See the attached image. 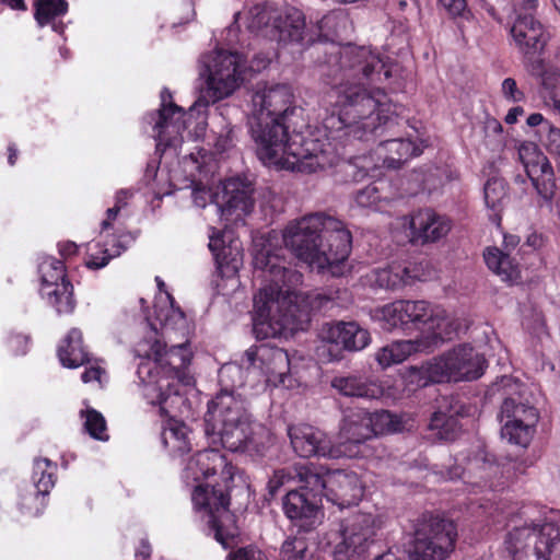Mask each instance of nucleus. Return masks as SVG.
Masks as SVG:
<instances>
[{
	"instance_id": "nucleus-55",
	"label": "nucleus",
	"mask_w": 560,
	"mask_h": 560,
	"mask_svg": "<svg viewBox=\"0 0 560 560\" xmlns=\"http://www.w3.org/2000/svg\"><path fill=\"white\" fill-rule=\"evenodd\" d=\"M164 177V170L155 166L154 163L148 164L145 170V178L148 180H162Z\"/></svg>"
},
{
	"instance_id": "nucleus-8",
	"label": "nucleus",
	"mask_w": 560,
	"mask_h": 560,
	"mask_svg": "<svg viewBox=\"0 0 560 560\" xmlns=\"http://www.w3.org/2000/svg\"><path fill=\"white\" fill-rule=\"evenodd\" d=\"M372 319L388 331L401 328L420 334L457 335L462 330L455 314L423 300H398L378 306L373 310Z\"/></svg>"
},
{
	"instance_id": "nucleus-9",
	"label": "nucleus",
	"mask_w": 560,
	"mask_h": 560,
	"mask_svg": "<svg viewBox=\"0 0 560 560\" xmlns=\"http://www.w3.org/2000/svg\"><path fill=\"white\" fill-rule=\"evenodd\" d=\"M491 390L503 397L499 415L501 436L511 444L527 447L539 420L538 410L530 400L532 392L526 384L512 376L501 377Z\"/></svg>"
},
{
	"instance_id": "nucleus-7",
	"label": "nucleus",
	"mask_w": 560,
	"mask_h": 560,
	"mask_svg": "<svg viewBox=\"0 0 560 560\" xmlns=\"http://www.w3.org/2000/svg\"><path fill=\"white\" fill-rule=\"evenodd\" d=\"M205 427L209 442L230 452L260 455L270 441L268 430L252 420L243 400L228 392L208 404Z\"/></svg>"
},
{
	"instance_id": "nucleus-16",
	"label": "nucleus",
	"mask_w": 560,
	"mask_h": 560,
	"mask_svg": "<svg viewBox=\"0 0 560 560\" xmlns=\"http://www.w3.org/2000/svg\"><path fill=\"white\" fill-rule=\"evenodd\" d=\"M383 524L382 516L371 513H358L345 520L334 542L335 560H359Z\"/></svg>"
},
{
	"instance_id": "nucleus-59",
	"label": "nucleus",
	"mask_w": 560,
	"mask_h": 560,
	"mask_svg": "<svg viewBox=\"0 0 560 560\" xmlns=\"http://www.w3.org/2000/svg\"><path fill=\"white\" fill-rule=\"evenodd\" d=\"M10 8L12 10H25V3L23 0H0V8Z\"/></svg>"
},
{
	"instance_id": "nucleus-25",
	"label": "nucleus",
	"mask_w": 560,
	"mask_h": 560,
	"mask_svg": "<svg viewBox=\"0 0 560 560\" xmlns=\"http://www.w3.org/2000/svg\"><path fill=\"white\" fill-rule=\"evenodd\" d=\"M453 335L420 334L413 340H399L382 347L375 353V360L382 369L399 364L412 353L432 351Z\"/></svg>"
},
{
	"instance_id": "nucleus-29",
	"label": "nucleus",
	"mask_w": 560,
	"mask_h": 560,
	"mask_svg": "<svg viewBox=\"0 0 560 560\" xmlns=\"http://www.w3.org/2000/svg\"><path fill=\"white\" fill-rule=\"evenodd\" d=\"M318 337L323 342L340 346L347 351H361L371 342L370 332L354 322L327 323Z\"/></svg>"
},
{
	"instance_id": "nucleus-23",
	"label": "nucleus",
	"mask_w": 560,
	"mask_h": 560,
	"mask_svg": "<svg viewBox=\"0 0 560 560\" xmlns=\"http://www.w3.org/2000/svg\"><path fill=\"white\" fill-rule=\"evenodd\" d=\"M331 386L347 397L396 400L401 396L400 387L390 378L377 381L358 375L337 376L331 381Z\"/></svg>"
},
{
	"instance_id": "nucleus-60",
	"label": "nucleus",
	"mask_w": 560,
	"mask_h": 560,
	"mask_svg": "<svg viewBox=\"0 0 560 560\" xmlns=\"http://www.w3.org/2000/svg\"><path fill=\"white\" fill-rule=\"evenodd\" d=\"M151 555V547L147 540H141L140 546L136 550V557L142 559L149 558Z\"/></svg>"
},
{
	"instance_id": "nucleus-52",
	"label": "nucleus",
	"mask_w": 560,
	"mask_h": 560,
	"mask_svg": "<svg viewBox=\"0 0 560 560\" xmlns=\"http://www.w3.org/2000/svg\"><path fill=\"white\" fill-rule=\"evenodd\" d=\"M28 337L22 334L12 335L9 338V347L15 354H25L28 348Z\"/></svg>"
},
{
	"instance_id": "nucleus-14",
	"label": "nucleus",
	"mask_w": 560,
	"mask_h": 560,
	"mask_svg": "<svg viewBox=\"0 0 560 560\" xmlns=\"http://www.w3.org/2000/svg\"><path fill=\"white\" fill-rule=\"evenodd\" d=\"M504 547L512 560H560V528L551 523L514 525Z\"/></svg>"
},
{
	"instance_id": "nucleus-48",
	"label": "nucleus",
	"mask_w": 560,
	"mask_h": 560,
	"mask_svg": "<svg viewBox=\"0 0 560 560\" xmlns=\"http://www.w3.org/2000/svg\"><path fill=\"white\" fill-rule=\"evenodd\" d=\"M438 2L452 16H464L467 12L466 0H438Z\"/></svg>"
},
{
	"instance_id": "nucleus-53",
	"label": "nucleus",
	"mask_w": 560,
	"mask_h": 560,
	"mask_svg": "<svg viewBox=\"0 0 560 560\" xmlns=\"http://www.w3.org/2000/svg\"><path fill=\"white\" fill-rule=\"evenodd\" d=\"M474 468H480L487 472V475L498 471V467L493 464L486 463L482 456H476L474 459H469V470Z\"/></svg>"
},
{
	"instance_id": "nucleus-42",
	"label": "nucleus",
	"mask_w": 560,
	"mask_h": 560,
	"mask_svg": "<svg viewBox=\"0 0 560 560\" xmlns=\"http://www.w3.org/2000/svg\"><path fill=\"white\" fill-rule=\"evenodd\" d=\"M348 19L342 11H331L324 15L318 22L317 27L325 37L337 35L341 27L347 25Z\"/></svg>"
},
{
	"instance_id": "nucleus-3",
	"label": "nucleus",
	"mask_w": 560,
	"mask_h": 560,
	"mask_svg": "<svg viewBox=\"0 0 560 560\" xmlns=\"http://www.w3.org/2000/svg\"><path fill=\"white\" fill-rule=\"evenodd\" d=\"M159 294L154 302L153 316L144 313L152 337L137 343L135 352L141 358L137 374L142 385L147 402L159 408L162 423V443L172 457H182L191 451V431L176 417L188 409L182 393L183 386L192 385V376L187 371L192 352L187 342L171 346L159 338L179 335L186 337L190 326L185 313L175 306L174 299L164 290L165 284L156 278Z\"/></svg>"
},
{
	"instance_id": "nucleus-24",
	"label": "nucleus",
	"mask_w": 560,
	"mask_h": 560,
	"mask_svg": "<svg viewBox=\"0 0 560 560\" xmlns=\"http://www.w3.org/2000/svg\"><path fill=\"white\" fill-rule=\"evenodd\" d=\"M209 235V249L211 250L218 271L222 277L234 278L243 266V246L242 242L234 233L224 229Z\"/></svg>"
},
{
	"instance_id": "nucleus-32",
	"label": "nucleus",
	"mask_w": 560,
	"mask_h": 560,
	"mask_svg": "<svg viewBox=\"0 0 560 560\" xmlns=\"http://www.w3.org/2000/svg\"><path fill=\"white\" fill-rule=\"evenodd\" d=\"M483 200L492 222L500 224L501 213L508 201V187L503 178L492 176L483 186Z\"/></svg>"
},
{
	"instance_id": "nucleus-51",
	"label": "nucleus",
	"mask_w": 560,
	"mask_h": 560,
	"mask_svg": "<svg viewBox=\"0 0 560 560\" xmlns=\"http://www.w3.org/2000/svg\"><path fill=\"white\" fill-rule=\"evenodd\" d=\"M546 145L548 150L558 156H560V129L549 126Z\"/></svg>"
},
{
	"instance_id": "nucleus-43",
	"label": "nucleus",
	"mask_w": 560,
	"mask_h": 560,
	"mask_svg": "<svg viewBox=\"0 0 560 560\" xmlns=\"http://www.w3.org/2000/svg\"><path fill=\"white\" fill-rule=\"evenodd\" d=\"M243 374L242 366L234 363L224 364L219 371V381L225 388L220 393L228 392L235 396L232 390H229V387L235 388L242 386L244 383Z\"/></svg>"
},
{
	"instance_id": "nucleus-63",
	"label": "nucleus",
	"mask_w": 560,
	"mask_h": 560,
	"mask_svg": "<svg viewBox=\"0 0 560 560\" xmlns=\"http://www.w3.org/2000/svg\"><path fill=\"white\" fill-rule=\"evenodd\" d=\"M8 150H9V158H8L9 164L14 165L16 158H18L16 149L14 147L10 145Z\"/></svg>"
},
{
	"instance_id": "nucleus-5",
	"label": "nucleus",
	"mask_w": 560,
	"mask_h": 560,
	"mask_svg": "<svg viewBox=\"0 0 560 560\" xmlns=\"http://www.w3.org/2000/svg\"><path fill=\"white\" fill-rule=\"evenodd\" d=\"M182 480L192 488L194 510L213 532L223 548H230L238 535L230 499L225 493L235 476V468L214 448L203 450L188 457L182 469Z\"/></svg>"
},
{
	"instance_id": "nucleus-22",
	"label": "nucleus",
	"mask_w": 560,
	"mask_h": 560,
	"mask_svg": "<svg viewBox=\"0 0 560 560\" xmlns=\"http://www.w3.org/2000/svg\"><path fill=\"white\" fill-rule=\"evenodd\" d=\"M421 153V149L409 139H389L381 142L373 156L354 159L353 164L361 168L362 176L370 175V172L377 167L399 168L409 159Z\"/></svg>"
},
{
	"instance_id": "nucleus-26",
	"label": "nucleus",
	"mask_w": 560,
	"mask_h": 560,
	"mask_svg": "<svg viewBox=\"0 0 560 560\" xmlns=\"http://www.w3.org/2000/svg\"><path fill=\"white\" fill-rule=\"evenodd\" d=\"M369 412L362 409L347 412L340 423L335 442L342 457H358L362 455L361 445L371 439Z\"/></svg>"
},
{
	"instance_id": "nucleus-6",
	"label": "nucleus",
	"mask_w": 560,
	"mask_h": 560,
	"mask_svg": "<svg viewBox=\"0 0 560 560\" xmlns=\"http://www.w3.org/2000/svg\"><path fill=\"white\" fill-rule=\"evenodd\" d=\"M218 162L214 156L203 149L191 152L179 163L177 170L168 174V184L176 189L191 188L195 206L205 208L208 203L215 205V211L221 220L237 223L250 213L254 201L253 189L238 178L219 180L217 191H213L214 174Z\"/></svg>"
},
{
	"instance_id": "nucleus-27",
	"label": "nucleus",
	"mask_w": 560,
	"mask_h": 560,
	"mask_svg": "<svg viewBox=\"0 0 560 560\" xmlns=\"http://www.w3.org/2000/svg\"><path fill=\"white\" fill-rule=\"evenodd\" d=\"M402 225L408 228L411 243H434L446 236L451 221L432 209H422L410 217L402 218Z\"/></svg>"
},
{
	"instance_id": "nucleus-4",
	"label": "nucleus",
	"mask_w": 560,
	"mask_h": 560,
	"mask_svg": "<svg viewBox=\"0 0 560 560\" xmlns=\"http://www.w3.org/2000/svg\"><path fill=\"white\" fill-rule=\"evenodd\" d=\"M244 72L245 60L242 55L218 49L200 59L199 73L207 86L187 112L173 102L168 89L161 91L160 108L148 114L144 122L151 127L162 160L177 155L185 131L187 138L192 140L203 137L210 104L232 95L245 80Z\"/></svg>"
},
{
	"instance_id": "nucleus-35",
	"label": "nucleus",
	"mask_w": 560,
	"mask_h": 560,
	"mask_svg": "<svg viewBox=\"0 0 560 560\" xmlns=\"http://www.w3.org/2000/svg\"><path fill=\"white\" fill-rule=\"evenodd\" d=\"M408 418L405 415H396L387 410L369 412L371 436L390 434L402 431L407 427Z\"/></svg>"
},
{
	"instance_id": "nucleus-21",
	"label": "nucleus",
	"mask_w": 560,
	"mask_h": 560,
	"mask_svg": "<svg viewBox=\"0 0 560 560\" xmlns=\"http://www.w3.org/2000/svg\"><path fill=\"white\" fill-rule=\"evenodd\" d=\"M293 451L301 457L341 458L342 453L324 431L308 425L295 424L288 429Z\"/></svg>"
},
{
	"instance_id": "nucleus-12",
	"label": "nucleus",
	"mask_w": 560,
	"mask_h": 560,
	"mask_svg": "<svg viewBox=\"0 0 560 560\" xmlns=\"http://www.w3.org/2000/svg\"><path fill=\"white\" fill-rule=\"evenodd\" d=\"M299 482L314 497H325L341 508L357 503L363 494L361 481L355 472L327 470L322 465L307 463L295 469Z\"/></svg>"
},
{
	"instance_id": "nucleus-18",
	"label": "nucleus",
	"mask_w": 560,
	"mask_h": 560,
	"mask_svg": "<svg viewBox=\"0 0 560 560\" xmlns=\"http://www.w3.org/2000/svg\"><path fill=\"white\" fill-rule=\"evenodd\" d=\"M247 368L255 374L257 370L265 376V383L271 387L294 389L299 382L290 373L291 361L287 351L280 348L259 346L245 353Z\"/></svg>"
},
{
	"instance_id": "nucleus-64",
	"label": "nucleus",
	"mask_w": 560,
	"mask_h": 560,
	"mask_svg": "<svg viewBox=\"0 0 560 560\" xmlns=\"http://www.w3.org/2000/svg\"><path fill=\"white\" fill-rule=\"evenodd\" d=\"M374 560H397V558L393 553L388 552L375 558Z\"/></svg>"
},
{
	"instance_id": "nucleus-1",
	"label": "nucleus",
	"mask_w": 560,
	"mask_h": 560,
	"mask_svg": "<svg viewBox=\"0 0 560 560\" xmlns=\"http://www.w3.org/2000/svg\"><path fill=\"white\" fill-rule=\"evenodd\" d=\"M329 54L338 56L335 84L327 94L332 113L320 128L296 131L292 116L302 109L293 105L290 85L258 83L252 95L249 132L258 159L267 166L302 173L324 172L338 166L351 149L374 139L377 130L400 107L387 93L371 88L385 66L369 47L330 45Z\"/></svg>"
},
{
	"instance_id": "nucleus-62",
	"label": "nucleus",
	"mask_w": 560,
	"mask_h": 560,
	"mask_svg": "<svg viewBox=\"0 0 560 560\" xmlns=\"http://www.w3.org/2000/svg\"><path fill=\"white\" fill-rule=\"evenodd\" d=\"M544 121V117L541 114L539 113H535V114H532L528 116L527 118V125L529 127H536V126H539L541 125Z\"/></svg>"
},
{
	"instance_id": "nucleus-34",
	"label": "nucleus",
	"mask_w": 560,
	"mask_h": 560,
	"mask_svg": "<svg viewBox=\"0 0 560 560\" xmlns=\"http://www.w3.org/2000/svg\"><path fill=\"white\" fill-rule=\"evenodd\" d=\"M48 495L34 485L23 482L18 488L16 506L23 515L37 516L45 510Z\"/></svg>"
},
{
	"instance_id": "nucleus-20",
	"label": "nucleus",
	"mask_w": 560,
	"mask_h": 560,
	"mask_svg": "<svg viewBox=\"0 0 560 560\" xmlns=\"http://www.w3.org/2000/svg\"><path fill=\"white\" fill-rule=\"evenodd\" d=\"M518 158L538 195L551 200L556 191L553 168L544 152L534 142L518 145Z\"/></svg>"
},
{
	"instance_id": "nucleus-30",
	"label": "nucleus",
	"mask_w": 560,
	"mask_h": 560,
	"mask_svg": "<svg viewBox=\"0 0 560 560\" xmlns=\"http://www.w3.org/2000/svg\"><path fill=\"white\" fill-rule=\"evenodd\" d=\"M416 280H425L422 264L407 261H393L384 268L374 269L368 276V281L372 285L384 289H399Z\"/></svg>"
},
{
	"instance_id": "nucleus-10",
	"label": "nucleus",
	"mask_w": 560,
	"mask_h": 560,
	"mask_svg": "<svg viewBox=\"0 0 560 560\" xmlns=\"http://www.w3.org/2000/svg\"><path fill=\"white\" fill-rule=\"evenodd\" d=\"M486 359L469 343H460L420 366H410L406 380L418 387L430 383L469 382L482 376Z\"/></svg>"
},
{
	"instance_id": "nucleus-54",
	"label": "nucleus",
	"mask_w": 560,
	"mask_h": 560,
	"mask_svg": "<svg viewBox=\"0 0 560 560\" xmlns=\"http://www.w3.org/2000/svg\"><path fill=\"white\" fill-rule=\"evenodd\" d=\"M521 243V238L520 236L515 235V234H504L503 235V252L504 253H509L511 255V253L516 249V247L520 245Z\"/></svg>"
},
{
	"instance_id": "nucleus-37",
	"label": "nucleus",
	"mask_w": 560,
	"mask_h": 560,
	"mask_svg": "<svg viewBox=\"0 0 560 560\" xmlns=\"http://www.w3.org/2000/svg\"><path fill=\"white\" fill-rule=\"evenodd\" d=\"M462 415L459 409L450 410L448 413L436 411L433 413L429 428L442 441H452L456 438L460 427L455 416Z\"/></svg>"
},
{
	"instance_id": "nucleus-15",
	"label": "nucleus",
	"mask_w": 560,
	"mask_h": 560,
	"mask_svg": "<svg viewBox=\"0 0 560 560\" xmlns=\"http://www.w3.org/2000/svg\"><path fill=\"white\" fill-rule=\"evenodd\" d=\"M456 524L438 515H423L415 532L412 560H445L454 550Z\"/></svg>"
},
{
	"instance_id": "nucleus-44",
	"label": "nucleus",
	"mask_w": 560,
	"mask_h": 560,
	"mask_svg": "<svg viewBox=\"0 0 560 560\" xmlns=\"http://www.w3.org/2000/svg\"><path fill=\"white\" fill-rule=\"evenodd\" d=\"M304 465L305 464H295L292 467L280 468L275 470L273 475L270 477L267 485L269 493L271 495H275L281 487L294 480L299 481V477L296 476L295 469L296 467Z\"/></svg>"
},
{
	"instance_id": "nucleus-13",
	"label": "nucleus",
	"mask_w": 560,
	"mask_h": 560,
	"mask_svg": "<svg viewBox=\"0 0 560 560\" xmlns=\"http://www.w3.org/2000/svg\"><path fill=\"white\" fill-rule=\"evenodd\" d=\"M132 197L130 189H120L115 196V205L106 211V218L101 223V242L88 244L85 265L90 269L105 267L109 260L119 256L132 242L128 233L121 232V226L128 217L127 206Z\"/></svg>"
},
{
	"instance_id": "nucleus-57",
	"label": "nucleus",
	"mask_w": 560,
	"mask_h": 560,
	"mask_svg": "<svg viewBox=\"0 0 560 560\" xmlns=\"http://www.w3.org/2000/svg\"><path fill=\"white\" fill-rule=\"evenodd\" d=\"M526 244L534 249H539L545 245V237L539 233H530L526 238Z\"/></svg>"
},
{
	"instance_id": "nucleus-45",
	"label": "nucleus",
	"mask_w": 560,
	"mask_h": 560,
	"mask_svg": "<svg viewBox=\"0 0 560 560\" xmlns=\"http://www.w3.org/2000/svg\"><path fill=\"white\" fill-rule=\"evenodd\" d=\"M307 545L303 538H288L281 546V560H304L306 558Z\"/></svg>"
},
{
	"instance_id": "nucleus-41",
	"label": "nucleus",
	"mask_w": 560,
	"mask_h": 560,
	"mask_svg": "<svg viewBox=\"0 0 560 560\" xmlns=\"http://www.w3.org/2000/svg\"><path fill=\"white\" fill-rule=\"evenodd\" d=\"M218 154H222L231 150L235 144L234 129L221 117L220 130H212L210 142Z\"/></svg>"
},
{
	"instance_id": "nucleus-56",
	"label": "nucleus",
	"mask_w": 560,
	"mask_h": 560,
	"mask_svg": "<svg viewBox=\"0 0 560 560\" xmlns=\"http://www.w3.org/2000/svg\"><path fill=\"white\" fill-rule=\"evenodd\" d=\"M58 249L61 256L70 257L77 253L78 246L73 242L66 241L58 244Z\"/></svg>"
},
{
	"instance_id": "nucleus-11",
	"label": "nucleus",
	"mask_w": 560,
	"mask_h": 560,
	"mask_svg": "<svg viewBox=\"0 0 560 560\" xmlns=\"http://www.w3.org/2000/svg\"><path fill=\"white\" fill-rule=\"evenodd\" d=\"M243 25L252 33H261L278 42L299 43L304 38L305 19L296 8H285L279 12L271 7L255 5L246 12L235 14L229 33H234Z\"/></svg>"
},
{
	"instance_id": "nucleus-19",
	"label": "nucleus",
	"mask_w": 560,
	"mask_h": 560,
	"mask_svg": "<svg viewBox=\"0 0 560 560\" xmlns=\"http://www.w3.org/2000/svg\"><path fill=\"white\" fill-rule=\"evenodd\" d=\"M39 293L59 314H70L75 307L73 285L67 278L61 260L45 256L38 265Z\"/></svg>"
},
{
	"instance_id": "nucleus-38",
	"label": "nucleus",
	"mask_w": 560,
	"mask_h": 560,
	"mask_svg": "<svg viewBox=\"0 0 560 560\" xmlns=\"http://www.w3.org/2000/svg\"><path fill=\"white\" fill-rule=\"evenodd\" d=\"M57 465L48 458H35L33 462V470L31 481L28 485H34L35 488L40 489L43 492L50 493L56 482Z\"/></svg>"
},
{
	"instance_id": "nucleus-28",
	"label": "nucleus",
	"mask_w": 560,
	"mask_h": 560,
	"mask_svg": "<svg viewBox=\"0 0 560 560\" xmlns=\"http://www.w3.org/2000/svg\"><path fill=\"white\" fill-rule=\"evenodd\" d=\"M316 498L313 495V499H308L300 491L287 493L283 500V511L300 530L310 532L323 523L324 512Z\"/></svg>"
},
{
	"instance_id": "nucleus-40",
	"label": "nucleus",
	"mask_w": 560,
	"mask_h": 560,
	"mask_svg": "<svg viewBox=\"0 0 560 560\" xmlns=\"http://www.w3.org/2000/svg\"><path fill=\"white\" fill-rule=\"evenodd\" d=\"M355 203L361 208H369L375 211H383L389 203V199L380 195V188L369 185L357 192Z\"/></svg>"
},
{
	"instance_id": "nucleus-17",
	"label": "nucleus",
	"mask_w": 560,
	"mask_h": 560,
	"mask_svg": "<svg viewBox=\"0 0 560 560\" xmlns=\"http://www.w3.org/2000/svg\"><path fill=\"white\" fill-rule=\"evenodd\" d=\"M537 0H514L510 16V34L516 47L525 55L541 51L550 39L549 33L536 19Z\"/></svg>"
},
{
	"instance_id": "nucleus-61",
	"label": "nucleus",
	"mask_w": 560,
	"mask_h": 560,
	"mask_svg": "<svg viewBox=\"0 0 560 560\" xmlns=\"http://www.w3.org/2000/svg\"><path fill=\"white\" fill-rule=\"evenodd\" d=\"M270 59L268 57H256L254 60H253V63L250 66V69L253 71H260L261 69H265L268 63H269Z\"/></svg>"
},
{
	"instance_id": "nucleus-50",
	"label": "nucleus",
	"mask_w": 560,
	"mask_h": 560,
	"mask_svg": "<svg viewBox=\"0 0 560 560\" xmlns=\"http://www.w3.org/2000/svg\"><path fill=\"white\" fill-rule=\"evenodd\" d=\"M81 378L84 383L95 381L102 385L104 380H106V372L98 363H95L85 369Z\"/></svg>"
},
{
	"instance_id": "nucleus-47",
	"label": "nucleus",
	"mask_w": 560,
	"mask_h": 560,
	"mask_svg": "<svg viewBox=\"0 0 560 560\" xmlns=\"http://www.w3.org/2000/svg\"><path fill=\"white\" fill-rule=\"evenodd\" d=\"M501 94L509 103H521L525 100V93L517 86L513 78H506L502 81Z\"/></svg>"
},
{
	"instance_id": "nucleus-33",
	"label": "nucleus",
	"mask_w": 560,
	"mask_h": 560,
	"mask_svg": "<svg viewBox=\"0 0 560 560\" xmlns=\"http://www.w3.org/2000/svg\"><path fill=\"white\" fill-rule=\"evenodd\" d=\"M58 357L65 368L75 369L84 364L88 354L82 343V332L79 329L72 328L68 332L58 348Z\"/></svg>"
},
{
	"instance_id": "nucleus-49",
	"label": "nucleus",
	"mask_w": 560,
	"mask_h": 560,
	"mask_svg": "<svg viewBox=\"0 0 560 560\" xmlns=\"http://www.w3.org/2000/svg\"><path fill=\"white\" fill-rule=\"evenodd\" d=\"M228 560H267L264 553L254 547L241 548L229 555Z\"/></svg>"
},
{
	"instance_id": "nucleus-39",
	"label": "nucleus",
	"mask_w": 560,
	"mask_h": 560,
	"mask_svg": "<svg viewBox=\"0 0 560 560\" xmlns=\"http://www.w3.org/2000/svg\"><path fill=\"white\" fill-rule=\"evenodd\" d=\"M81 417L84 419V428L91 438L100 441L108 440L106 420L101 412L86 408L81 411Z\"/></svg>"
},
{
	"instance_id": "nucleus-36",
	"label": "nucleus",
	"mask_w": 560,
	"mask_h": 560,
	"mask_svg": "<svg viewBox=\"0 0 560 560\" xmlns=\"http://www.w3.org/2000/svg\"><path fill=\"white\" fill-rule=\"evenodd\" d=\"M68 3L66 0H36L35 1V19L39 26L51 24L55 32H62V24L56 23L55 20L66 14Z\"/></svg>"
},
{
	"instance_id": "nucleus-46",
	"label": "nucleus",
	"mask_w": 560,
	"mask_h": 560,
	"mask_svg": "<svg viewBox=\"0 0 560 560\" xmlns=\"http://www.w3.org/2000/svg\"><path fill=\"white\" fill-rule=\"evenodd\" d=\"M541 82L547 92V96L553 103V97L560 94V70L547 68L541 74Z\"/></svg>"
},
{
	"instance_id": "nucleus-2",
	"label": "nucleus",
	"mask_w": 560,
	"mask_h": 560,
	"mask_svg": "<svg viewBox=\"0 0 560 560\" xmlns=\"http://www.w3.org/2000/svg\"><path fill=\"white\" fill-rule=\"evenodd\" d=\"M280 242L317 271L330 270L348 259L352 235L340 220L323 213L291 221L283 232L253 236V265L264 284L254 296L253 330L258 339L292 337L310 324L308 296L299 291L302 275L289 268Z\"/></svg>"
},
{
	"instance_id": "nucleus-58",
	"label": "nucleus",
	"mask_w": 560,
	"mask_h": 560,
	"mask_svg": "<svg viewBox=\"0 0 560 560\" xmlns=\"http://www.w3.org/2000/svg\"><path fill=\"white\" fill-rule=\"evenodd\" d=\"M523 114H524L523 107L514 106V107L510 108L509 112L506 113V115L504 117V121L508 125H513L517 121L518 117L522 116Z\"/></svg>"
},
{
	"instance_id": "nucleus-31",
	"label": "nucleus",
	"mask_w": 560,
	"mask_h": 560,
	"mask_svg": "<svg viewBox=\"0 0 560 560\" xmlns=\"http://www.w3.org/2000/svg\"><path fill=\"white\" fill-rule=\"evenodd\" d=\"M487 267L502 281L515 284L522 279V268L509 253L498 247H487L483 252Z\"/></svg>"
}]
</instances>
